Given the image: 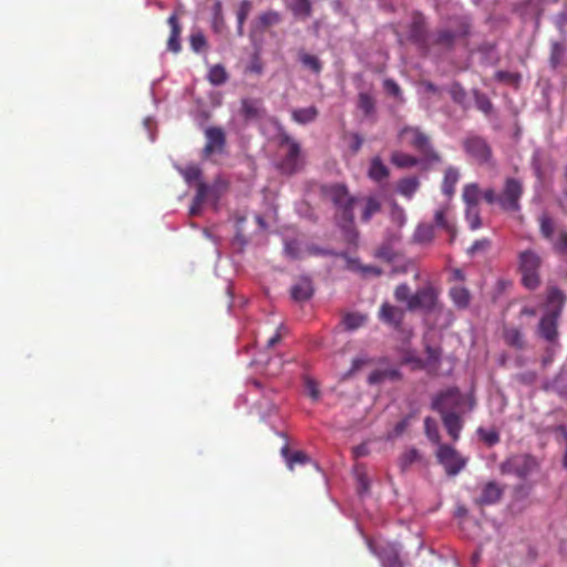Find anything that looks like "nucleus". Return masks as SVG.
<instances>
[{
  "mask_svg": "<svg viewBox=\"0 0 567 567\" xmlns=\"http://www.w3.org/2000/svg\"><path fill=\"white\" fill-rule=\"evenodd\" d=\"M566 296L564 292L551 287L547 292V309L538 324V334L549 343H555L558 339V319L561 315Z\"/></svg>",
  "mask_w": 567,
  "mask_h": 567,
  "instance_id": "f257e3e1",
  "label": "nucleus"
},
{
  "mask_svg": "<svg viewBox=\"0 0 567 567\" xmlns=\"http://www.w3.org/2000/svg\"><path fill=\"white\" fill-rule=\"evenodd\" d=\"M326 194L336 207V218L344 230H350L354 223V207L360 204V198L352 196L348 188L341 184L331 185Z\"/></svg>",
  "mask_w": 567,
  "mask_h": 567,
  "instance_id": "f03ea898",
  "label": "nucleus"
},
{
  "mask_svg": "<svg viewBox=\"0 0 567 567\" xmlns=\"http://www.w3.org/2000/svg\"><path fill=\"white\" fill-rule=\"evenodd\" d=\"M471 31V23L467 18H460L453 30L442 28L431 33L430 52L440 49L450 51L457 39L466 38Z\"/></svg>",
  "mask_w": 567,
  "mask_h": 567,
  "instance_id": "7ed1b4c3",
  "label": "nucleus"
},
{
  "mask_svg": "<svg viewBox=\"0 0 567 567\" xmlns=\"http://www.w3.org/2000/svg\"><path fill=\"white\" fill-rule=\"evenodd\" d=\"M465 403H468V409L472 410L475 405V400L472 396L466 398L457 388H450L433 399L432 409L440 414L458 413Z\"/></svg>",
  "mask_w": 567,
  "mask_h": 567,
  "instance_id": "20e7f679",
  "label": "nucleus"
},
{
  "mask_svg": "<svg viewBox=\"0 0 567 567\" xmlns=\"http://www.w3.org/2000/svg\"><path fill=\"white\" fill-rule=\"evenodd\" d=\"M399 137L402 141H406L410 146L426 158L434 162L440 161V155L433 150L429 136L420 131L419 127L405 126L400 131Z\"/></svg>",
  "mask_w": 567,
  "mask_h": 567,
  "instance_id": "39448f33",
  "label": "nucleus"
},
{
  "mask_svg": "<svg viewBox=\"0 0 567 567\" xmlns=\"http://www.w3.org/2000/svg\"><path fill=\"white\" fill-rule=\"evenodd\" d=\"M540 264V257L533 250H525L519 254V270L522 272V280L524 286L528 289H535L540 284L538 275Z\"/></svg>",
  "mask_w": 567,
  "mask_h": 567,
  "instance_id": "423d86ee",
  "label": "nucleus"
},
{
  "mask_svg": "<svg viewBox=\"0 0 567 567\" xmlns=\"http://www.w3.org/2000/svg\"><path fill=\"white\" fill-rule=\"evenodd\" d=\"M437 462L444 467L449 476H455L461 473L466 464L467 458L449 444H440L436 451Z\"/></svg>",
  "mask_w": 567,
  "mask_h": 567,
  "instance_id": "0eeeda50",
  "label": "nucleus"
},
{
  "mask_svg": "<svg viewBox=\"0 0 567 567\" xmlns=\"http://www.w3.org/2000/svg\"><path fill=\"white\" fill-rule=\"evenodd\" d=\"M523 193V183L517 178L507 177L499 193V207L505 212H518L520 209L519 200Z\"/></svg>",
  "mask_w": 567,
  "mask_h": 567,
  "instance_id": "6e6552de",
  "label": "nucleus"
},
{
  "mask_svg": "<svg viewBox=\"0 0 567 567\" xmlns=\"http://www.w3.org/2000/svg\"><path fill=\"white\" fill-rule=\"evenodd\" d=\"M441 308L439 303V290L432 285H426L416 290L414 295H412L409 300L408 310H423L426 313H430L436 309Z\"/></svg>",
  "mask_w": 567,
  "mask_h": 567,
  "instance_id": "1a4fd4ad",
  "label": "nucleus"
},
{
  "mask_svg": "<svg viewBox=\"0 0 567 567\" xmlns=\"http://www.w3.org/2000/svg\"><path fill=\"white\" fill-rule=\"evenodd\" d=\"M538 468V462L532 455H515L507 458L499 466L502 474H515L519 478H526Z\"/></svg>",
  "mask_w": 567,
  "mask_h": 567,
  "instance_id": "9d476101",
  "label": "nucleus"
},
{
  "mask_svg": "<svg viewBox=\"0 0 567 567\" xmlns=\"http://www.w3.org/2000/svg\"><path fill=\"white\" fill-rule=\"evenodd\" d=\"M368 547L379 557L383 567H402L400 548L394 543L368 539Z\"/></svg>",
  "mask_w": 567,
  "mask_h": 567,
  "instance_id": "9b49d317",
  "label": "nucleus"
},
{
  "mask_svg": "<svg viewBox=\"0 0 567 567\" xmlns=\"http://www.w3.org/2000/svg\"><path fill=\"white\" fill-rule=\"evenodd\" d=\"M431 34L426 32L425 17L415 11L409 27V40L414 43L424 54L430 53Z\"/></svg>",
  "mask_w": 567,
  "mask_h": 567,
  "instance_id": "f8f14e48",
  "label": "nucleus"
},
{
  "mask_svg": "<svg viewBox=\"0 0 567 567\" xmlns=\"http://www.w3.org/2000/svg\"><path fill=\"white\" fill-rule=\"evenodd\" d=\"M463 147L467 155H470L478 164H487L492 158V150L485 138L471 135L463 142Z\"/></svg>",
  "mask_w": 567,
  "mask_h": 567,
  "instance_id": "ddd939ff",
  "label": "nucleus"
},
{
  "mask_svg": "<svg viewBox=\"0 0 567 567\" xmlns=\"http://www.w3.org/2000/svg\"><path fill=\"white\" fill-rule=\"evenodd\" d=\"M379 320L383 323L392 327L399 332H404L403 320L405 317V310L391 305L390 302H383L378 313Z\"/></svg>",
  "mask_w": 567,
  "mask_h": 567,
  "instance_id": "4468645a",
  "label": "nucleus"
},
{
  "mask_svg": "<svg viewBox=\"0 0 567 567\" xmlns=\"http://www.w3.org/2000/svg\"><path fill=\"white\" fill-rule=\"evenodd\" d=\"M206 144L203 150L206 157L214 153H223L226 146V134L221 127L210 126L205 130Z\"/></svg>",
  "mask_w": 567,
  "mask_h": 567,
  "instance_id": "2eb2a0df",
  "label": "nucleus"
},
{
  "mask_svg": "<svg viewBox=\"0 0 567 567\" xmlns=\"http://www.w3.org/2000/svg\"><path fill=\"white\" fill-rule=\"evenodd\" d=\"M284 142L287 144L288 151L281 159L280 168L284 173L290 175L300 167V145L290 137H285Z\"/></svg>",
  "mask_w": 567,
  "mask_h": 567,
  "instance_id": "dca6fc26",
  "label": "nucleus"
},
{
  "mask_svg": "<svg viewBox=\"0 0 567 567\" xmlns=\"http://www.w3.org/2000/svg\"><path fill=\"white\" fill-rule=\"evenodd\" d=\"M504 489L496 482L486 483L483 488L481 496L476 499L478 505H492L497 503L503 496Z\"/></svg>",
  "mask_w": 567,
  "mask_h": 567,
  "instance_id": "f3484780",
  "label": "nucleus"
},
{
  "mask_svg": "<svg viewBox=\"0 0 567 567\" xmlns=\"http://www.w3.org/2000/svg\"><path fill=\"white\" fill-rule=\"evenodd\" d=\"M443 425L450 435V437L456 442L461 436V431L463 429V421L461 415L456 412H450L441 414Z\"/></svg>",
  "mask_w": 567,
  "mask_h": 567,
  "instance_id": "a211bd4d",
  "label": "nucleus"
},
{
  "mask_svg": "<svg viewBox=\"0 0 567 567\" xmlns=\"http://www.w3.org/2000/svg\"><path fill=\"white\" fill-rule=\"evenodd\" d=\"M167 23L171 28V34L167 40V49L174 53H178L182 49V45L179 42L182 27L178 22L177 14L172 13L167 19Z\"/></svg>",
  "mask_w": 567,
  "mask_h": 567,
  "instance_id": "6ab92c4d",
  "label": "nucleus"
},
{
  "mask_svg": "<svg viewBox=\"0 0 567 567\" xmlns=\"http://www.w3.org/2000/svg\"><path fill=\"white\" fill-rule=\"evenodd\" d=\"M291 298L296 301H306L313 295V287L309 278H301L290 290Z\"/></svg>",
  "mask_w": 567,
  "mask_h": 567,
  "instance_id": "aec40b11",
  "label": "nucleus"
},
{
  "mask_svg": "<svg viewBox=\"0 0 567 567\" xmlns=\"http://www.w3.org/2000/svg\"><path fill=\"white\" fill-rule=\"evenodd\" d=\"M503 338L507 346L522 350L526 347L522 330L517 327H504Z\"/></svg>",
  "mask_w": 567,
  "mask_h": 567,
  "instance_id": "412c9836",
  "label": "nucleus"
},
{
  "mask_svg": "<svg viewBox=\"0 0 567 567\" xmlns=\"http://www.w3.org/2000/svg\"><path fill=\"white\" fill-rule=\"evenodd\" d=\"M401 378V373L398 369H377L372 371L368 377L369 384H380L384 381H396Z\"/></svg>",
  "mask_w": 567,
  "mask_h": 567,
  "instance_id": "4be33fe9",
  "label": "nucleus"
},
{
  "mask_svg": "<svg viewBox=\"0 0 567 567\" xmlns=\"http://www.w3.org/2000/svg\"><path fill=\"white\" fill-rule=\"evenodd\" d=\"M281 455L286 460L287 466L290 471H292L297 464L306 465L311 462V458L302 451L291 453L287 444L281 449Z\"/></svg>",
  "mask_w": 567,
  "mask_h": 567,
  "instance_id": "5701e85b",
  "label": "nucleus"
},
{
  "mask_svg": "<svg viewBox=\"0 0 567 567\" xmlns=\"http://www.w3.org/2000/svg\"><path fill=\"white\" fill-rule=\"evenodd\" d=\"M209 195L216 196L215 188L208 186L207 184L203 182H198L197 184V192L193 202V205L190 207V215H196L203 205V203L208 198Z\"/></svg>",
  "mask_w": 567,
  "mask_h": 567,
  "instance_id": "b1692460",
  "label": "nucleus"
},
{
  "mask_svg": "<svg viewBox=\"0 0 567 567\" xmlns=\"http://www.w3.org/2000/svg\"><path fill=\"white\" fill-rule=\"evenodd\" d=\"M449 296L456 308L466 309L470 306L471 293L462 286H454L450 289Z\"/></svg>",
  "mask_w": 567,
  "mask_h": 567,
  "instance_id": "393cba45",
  "label": "nucleus"
},
{
  "mask_svg": "<svg viewBox=\"0 0 567 567\" xmlns=\"http://www.w3.org/2000/svg\"><path fill=\"white\" fill-rule=\"evenodd\" d=\"M318 109L316 106H309L303 109H296L291 112L292 120L298 124H308L318 117Z\"/></svg>",
  "mask_w": 567,
  "mask_h": 567,
  "instance_id": "a878e982",
  "label": "nucleus"
},
{
  "mask_svg": "<svg viewBox=\"0 0 567 567\" xmlns=\"http://www.w3.org/2000/svg\"><path fill=\"white\" fill-rule=\"evenodd\" d=\"M360 203H363L361 213L363 223L370 221L371 217L381 210V203L373 196L360 198Z\"/></svg>",
  "mask_w": 567,
  "mask_h": 567,
  "instance_id": "bb28decb",
  "label": "nucleus"
},
{
  "mask_svg": "<svg viewBox=\"0 0 567 567\" xmlns=\"http://www.w3.org/2000/svg\"><path fill=\"white\" fill-rule=\"evenodd\" d=\"M460 173L455 167H447L444 173V178L442 183V192L446 196H452L455 192V185L458 182Z\"/></svg>",
  "mask_w": 567,
  "mask_h": 567,
  "instance_id": "cd10ccee",
  "label": "nucleus"
},
{
  "mask_svg": "<svg viewBox=\"0 0 567 567\" xmlns=\"http://www.w3.org/2000/svg\"><path fill=\"white\" fill-rule=\"evenodd\" d=\"M358 107L361 110L365 117H374L375 115V100L368 92H360L358 95Z\"/></svg>",
  "mask_w": 567,
  "mask_h": 567,
  "instance_id": "c85d7f7f",
  "label": "nucleus"
},
{
  "mask_svg": "<svg viewBox=\"0 0 567 567\" xmlns=\"http://www.w3.org/2000/svg\"><path fill=\"white\" fill-rule=\"evenodd\" d=\"M538 224L542 237L549 243L553 241L556 226L554 219L547 213H543L538 217Z\"/></svg>",
  "mask_w": 567,
  "mask_h": 567,
  "instance_id": "c756f323",
  "label": "nucleus"
},
{
  "mask_svg": "<svg viewBox=\"0 0 567 567\" xmlns=\"http://www.w3.org/2000/svg\"><path fill=\"white\" fill-rule=\"evenodd\" d=\"M421 458H422V456H421L420 452L414 447H411V449L404 451L400 455L399 461H398L401 472H406L413 464L420 462Z\"/></svg>",
  "mask_w": 567,
  "mask_h": 567,
  "instance_id": "7c9ffc66",
  "label": "nucleus"
},
{
  "mask_svg": "<svg viewBox=\"0 0 567 567\" xmlns=\"http://www.w3.org/2000/svg\"><path fill=\"white\" fill-rule=\"evenodd\" d=\"M368 174L371 179L381 182L389 176L390 172L380 157H374L371 161Z\"/></svg>",
  "mask_w": 567,
  "mask_h": 567,
  "instance_id": "2f4dec72",
  "label": "nucleus"
},
{
  "mask_svg": "<svg viewBox=\"0 0 567 567\" xmlns=\"http://www.w3.org/2000/svg\"><path fill=\"white\" fill-rule=\"evenodd\" d=\"M241 113L246 120L259 118L262 114L260 103L250 99L241 101Z\"/></svg>",
  "mask_w": 567,
  "mask_h": 567,
  "instance_id": "473e14b6",
  "label": "nucleus"
},
{
  "mask_svg": "<svg viewBox=\"0 0 567 567\" xmlns=\"http://www.w3.org/2000/svg\"><path fill=\"white\" fill-rule=\"evenodd\" d=\"M419 186H420V182H419L417 177L402 178L398 183V192L406 198H412L414 193L417 190Z\"/></svg>",
  "mask_w": 567,
  "mask_h": 567,
  "instance_id": "72a5a7b5",
  "label": "nucleus"
},
{
  "mask_svg": "<svg viewBox=\"0 0 567 567\" xmlns=\"http://www.w3.org/2000/svg\"><path fill=\"white\" fill-rule=\"evenodd\" d=\"M391 162L396 167L406 168V167H413V166L417 165L419 159L412 155L396 151V152L392 153Z\"/></svg>",
  "mask_w": 567,
  "mask_h": 567,
  "instance_id": "f704fd0d",
  "label": "nucleus"
},
{
  "mask_svg": "<svg viewBox=\"0 0 567 567\" xmlns=\"http://www.w3.org/2000/svg\"><path fill=\"white\" fill-rule=\"evenodd\" d=\"M281 14L274 10H268L259 14L257 23L261 29H267L277 25L281 22Z\"/></svg>",
  "mask_w": 567,
  "mask_h": 567,
  "instance_id": "c9c22d12",
  "label": "nucleus"
},
{
  "mask_svg": "<svg viewBox=\"0 0 567 567\" xmlns=\"http://www.w3.org/2000/svg\"><path fill=\"white\" fill-rule=\"evenodd\" d=\"M463 200L467 205V207H477L478 197H480V188L477 184H467L465 185L462 194Z\"/></svg>",
  "mask_w": 567,
  "mask_h": 567,
  "instance_id": "e433bc0d",
  "label": "nucleus"
},
{
  "mask_svg": "<svg viewBox=\"0 0 567 567\" xmlns=\"http://www.w3.org/2000/svg\"><path fill=\"white\" fill-rule=\"evenodd\" d=\"M434 221L437 227L445 229L452 237L455 236L454 224L447 218V208L437 209L434 215Z\"/></svg>",
  "mask_w": 567,
  "mask_h": 567,
  "instance_id": "4c0bfd02",
  "label": "nucleus"
},
{
  "mask_svg": "<svg viewBox=\"0 0 567 567\" xmlns=\"http://www.w3.org/2000/svg\"><path fill=\"white\" fill-rule=\"evenodd\" d=\"M434 238V227L429 224H421L414 233V240L416 243H430Z\"/></svg>",
  "mask_w": 567,
  "mask_h": 567,
  "instance_id": "58836bf2",
  "label": "nucleus"
},
{
  "mask_svg": "<svg viewBox=\"0 0 567 567\" xmlns=\"http://www.w3.org/2000/svg\"><path fill=\"white\" fill-rule=\"evenodd\" d=\"M227 79L228 74L223 65L216 64L210 68L208 72V81L213 85H221L227 81Z\"/></svg>",
  "mask_w": 567,
  "mask_h": 567,
  "instance_id": "ea45409f",
  "label": "nucleus"
},
{
  "mask_svg": "<svg viewBox=\"0 0 567 567\" xmlns=\"http://www.w3.org/2000/svg\"><path fill=\"white\" fill-rule=\"evenodd\" d=\"M251 10V1L250 0H243L239 3V8L237 10V27H238V34H243V29L245 21L247 20L249 13Z\"/></svg>",
  "mask_w": 567,
  "mask_h": 567,
  "instance_id": "a19ab883",
  "label": "nucleus"
},
{
  "mask_svg": "<svg viewBox=\"0 0 567 567\" xmlns=\"http://www.w3.org/2000/svg\"><path fill=\"white\" fill-rule=\"evenodd\" d=\"M565 51H566V49H565L564 44H561L559 42L551 43L550 58H549L551 68H557L561 63Z\"/></svg>",
  "mask_w": 567,
  "mask_h": 567,
  "instance_id": "79ce46f5",
  "label": "nucleus"
},
{
  "mask_svg": "<svg viewBox=\"0 0 567 567\" xmlns=\"http://www.w3.org/2000/svg\"><path fill=\"white\" fill-rule=\"evenodd\" d=\"M190 48L194 52L199 53L207 49V41L202 31L193 32L189 37Z\"/></svg>",
  "mask_w": 567,
  "mask_h": 567,
  "instance_id": "37998d69",
  "label": "nucleus"
},
{
  "mask_svg": "<svg viewBox=\"0 0 567 567\" xmlns=\"http://www.w3.org/2000/svg\"><path fill=\"white\" fill-rule=\"evenodd\" d=\"M291 11L295 16H301L305 18L310 17L312 11L310 0H295L291 4Z\"/></svg>",
  "mask_w": 567,
  "mask_h": 567,
  "instance_id": "c03bdc74",
  "label": "nucleus"
},
{
  "mask_svg": "<svg viewBox=\"0 0 567 567\" xmlns=\"http://www.w3.org/2000/svg\"><path fill=\"white\" fill-rule=\"evenodd\" d=\"M424 429H425V434H426L427 439L432 443H434L439 446L441 444L440 443L441 436H440V433H439L435 422L431 417H425Z\"/></svg>",
  "mask_w": 567,
  "mask_h": 567,
  "instance_id": "a18cd8bd",
  "label": "nucleus"
},
{
  "mask_svg": "<svg viewBox=\"0 0 567 567\" xmlns=\"http://www.w3.org/2000/svg\"><path fill=\"white\" fill-rule=\"evenodd\" d=\"M553 249L561 255L567 254V230L560 229L558 235L550 241Z\"/></svg>",
  "mask_w": 567,
  "mask_h": 567,
  "instance_id": "49530a36",
  "label": "nucleus"
},
{
  "mask_svg": "<svg viewBox=\"0 0 567 567\" xmlns=\"http://www.w3.org/2000/svg\"><path fill=\"white\" fill-rule=\"evenodd\" d=\"M365 319L367 318L360 313H347L342 322L347 330H355L364 323Z\"/></svg>",
  "mask_w": 567,
  "mask_h": 567,
  "instance_id": "de8ad7c7",
  "label": "nucleus"
},
{
  "mask_svg": "<svg viewBox=\"0 0 567 567\" xmlns=\"http://www.w3.org/2000/svg\"><path fill=\"white\" fill-rule=\"evenodd\" d=\"M300 61L306 68L313 71L316 74H319L322 70V63L316 55L302 53L300 55Z\"/></svg>",
  "mask_w": 567,
  "mask_h": 567,
  "instance_id": "09e8293b",
  "label": "nucleus"
},
{
  "mask_svg": "<svg viewBox=\"0 0 567 567\" xmlns=\"http://www.w3.org/2000/svg\"><path fill=\"white\" fill-rule=\"evenodd\" d=\"M390 218L391 221L398 227H403L406 221L404 209L396 203H393L391 206Z\"/></svg>",
  "mask_w": 567,
  "mask_h": 567,
  "instance_id": "8fccbe9b",
  "label": "nucleus"
},
{
  "mask_svg": "<svg viewBox=\"0 0 567 567\" xmlns=\"http://www.w3.org/2000/svg\"><path fill=\"white\" fill-rule=\"evenodd\" d=\"M449 93L455 103L460 105H463L465 103L467 94L464 87L458 82H454L450 86Z\"/></svg>",
  "mask_w": 567,
  "mask_h": 567,
  "instance_id": "3c124183",
  "label": "nucleus"
},
{
  "mask_svg": "<svg viewBox=\"0 0 567 567\" xmlns=\"http://www.w3.org/2000/svg\"><path fill=\"white\" fill-rule=\"evenodd\" d=\"M477 434L480 435L481 440L488 446H493L499 442V434L494 429L485 430L483 427H480L477 430Z\"/></svg>",
  "mask_w": 567,
  "mask_h": 567,
  "instance_id": "603ef678",
  "label": "nucleus"
},
{
  "mask_svg": "<svg viewBox=\"0 0 567 567\" xmlns=\"http://www.w3.org/2000/svg\"><path fill=\"white\" fill-rule=\"evenodd\" d=\"M466 220L472 230L478 229L482 225L480 210L477 207H467L466 208Z\"/></svg>",
  "mask_w": 567,
  "mask_h": 567,
  "instance_id": "864d4df0",
  "label": "nucleus"
},
{
  "mask_svg": "<svg viewBox=\"0 0 567 567\" xmlns=\"http://www.w3.org/2000/svg\"><path fill=\"white\" fill-rule=\"evenodd\" d=\"M411 297L412 295L410 293V287L406 284H401L396 286L394 290V298L396 301L406 302L408 306Z\"/></svg>",
  "mask_w": 567,
  "mask_h": 567,
  "instance_id": "5fc2aeb1",
  "label": "nucleus"
},
{
  "mask_svg": "<svg viewBox=\"0 0 567 567\" xmlns=\"http://www.w3.org/2000/svg\"><path fill=\"white\" fill-rule=\"evenodd\" d=\"M285 252L291 259H300L305 256V254L301 252L299 245L296 240L286 241Z\"/></svg>",
  "mask_w": 567,
  "mask_h": 567,
  "instance_id": "6e6d98bb",
  "label": "nucleus"
},
{
  "mask_svg": "<svg viewBox=\"0 0 567 567\" xmlns=\"http://www.w3.org/2000/svg\"><path fill=\"white\" fill-rule=\"evenodd\" d=\"M374 256L379 259L391 262L395 258V251L389 245H382L377 250Z\"/></svg>",
  "mask_w": 567,
  "mask_h": 567,
  "instance_id": "4d7b16f0",
  "label": "nucleus"
},
{
  "mask_svg": "<svg viewBox=\"0 0 567 567\" xmlns=\"http://www.w3.org/2000/svg\"><path fill=\"white\" fill-rule=\"evenodd\" d=\"M200 175H202V171H200V169H199V167H197L196 165L187 166V167L183 171V176H184V178H185V181H186L187 183H192V182H195V181H199Z\"/></svg>",
  "mask_w": 567,
  "mask_h": 567,
  "instance_id": "13d9d810",
  "label": "nucleus"
},
{
  "mask_svg": "<svg viewBox=\"0 0 567 567\" xmlns=\"http://www.w3.org/2000/svg\"><path fill=\"white\" fill-rule=\"evenodd\" d=\"M476 106L484 114H489L492 112L493 105L489 99L484 94H476Z\"/></svg>",
  "mask_w": 567,
  "mask_h": 567,
  "instance_id": "bf43d9fd",
  "label": "nucleus"
},
{
  "mask_svg": "<svg viewBox=\"0 0 567 567\" xmlns=\"http://www.w3.org/2000/svg\"><path fill=\"white\" fill-rule=\"evenodd\" d=\"M305 388L309 396H311L313 400H318L320 395V391L318 389V384L315 380L310 378L305 379Z\"/></svg>",
  "mask_w": 567,
  "mask_h": 567,
  "instance_id": "052dcab7",
  "label": "nucleus"
},
{
  "mask_svg": "<svg viewBox=\"0 0 567 567\" xmlns=\"http://www.w3.org/2000/svg\"><path fill=\"white\" fill-rule=\"evenodd\" d=\"M383 85H384L385 91L389 94H391V95H393L395 97H399L401 95V89H400L399 84L395 81H393L391 79H386L384 81Z\"/></svg>",
  "mask_w": 567,
  "mask_h": 567,
  "instance_id": "680f3d73",
  "label": "nucleus"
},
{
  "mask_svg": "<svg viewBox=\"0 0 567 567\" xmlns=\"http://www.w3.org/2000/svg\"><path fill=\"white\" fill-rule=\"evenodd\" d=\"M483 198L489 205L497 204L499 206V194L493 188H487L483 192Z\"/></svg>",
  "mask_w": 567,
  "mask_h": 567,
  "instance_id": "e2e57ef3",
  "label": "nucleus"
},
{
  "mask_svg": "<svg viewBox=\"0 0 567 567\" xmlns=\"http://www.w3.org/2000/svg\"><path fill=\"white\" fill-rule=\"evenodd\" d=\"M425 351H426V355H427V361L429 362L436 363V362L440 361L441 349L427 346Z\"/></svg>",
  "mask_w": 567,
  "mask_h": 567,
  "instance_id": "0e129e2a",
  "label": "nucleus"
},
{
  "mask_svg": "<svg viewBox=\"0 0 567 567\" xmlns=\"http://www.w3.org/2000/svg\"><path fill=\"white\" fill-rule=\"evenodd\" d=\"M363 276H374L378 277L382 274V270L377 266H359L358 268Z\"/></svg>",
  "mask_w": 567,
  "mask_h": 567,
  "instance_id": "69168bd1",
  "label": "nucleus"
},
{
  "mask_svg": "<svg viewBox=\"0 0 567 567\" xmlns=\"http://www.w3.org/2000/svg\"><path fill=\"white\" fill-rule=\"evenodd\" d=\"M489 240L486 238L476 240L468 249V252L475 254L476 251L485 250L486 248L489 247Z\"/></svg>",
  "mask_w": 567,
  "mask_h": 567,
  "instance_id": "338daca9",
  "label": "nucleus"
},
{
  "mask_svg": "<svg viewBox=\"0 0 567 567\" xmlns=\"http://www.w3.org/2000/svg\"><path fill=\"white\" fill-rule=\"evenodd\" d=\"M247 70L251 73L261 74L262 72V64L259 60V58L255 56L250 64L248 65Z\"/></svg>",
  "mask_w": 567,
  "mask_h": 567,
  "instance_id": "774afa93",
  "label": "nucleus"
}]
</instances>
